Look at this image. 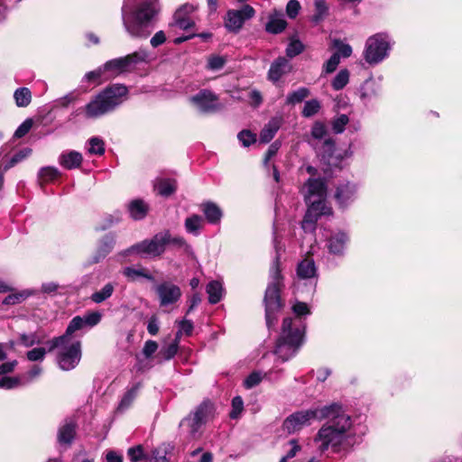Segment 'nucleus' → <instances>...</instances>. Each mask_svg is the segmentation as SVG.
I'll list each match as a JSON object with an SVG mask.
<instances>
[{
	"label": "nucleus",
	"instance_id": "obj_3",
	"mask_svg": "<svg viewBox=\"0 0 462 462\" xmlns=\"http://www.w3.org/2000/svg\"><path fill=\"white\" fill-rule=\"evenodd\" d=\"M308 205L301 226L304 231H313L316 222L321 216H330L332 208L327 202V184L322 178H310L301 189Z\"/></svg>",
	"mask_w": 462,
	"mask_h": 462
},
{
	"label": "nucleus",
	"instance_id": "obj_63",
	"mask_svg": "<svg viewBox=\"0 0 462 462\" xmlns=\"http://www.w3.org/2000/svg\"><path fill=\"white\" fill-rule=\"evenodd\" d=\"M32 126V119H26L24 120L19 127L14 132V137L16 138H22L24 135H26L29 131L31 130Z\"/></svg>",
	"mask_w": 462,
	"mask_h": 462
},
{
	"label": "nucleus",
	"instance_id": "obj_33",
	"mask_svg": "<svg viewBox=\"0 0 462 462\" xmlns=\"http://www.w3.org/2000/svg\"><path fill=\"white\" fill-rule=\"evenodd\" d=\"M115 291V285L112 282L105 284L99 291L91 294L90 299L95 303H102L109 299Z\"/></svg>",
	"mask_w": 462,
	"mask_h": 462
},
{
	"label": "nucleus",
	"instance_id": "obj_2",
	"mask_svg": "<svg viewBox=\"0 0 462 462\" xmlns=\"http://www.w3.org/2000/svg\"><path fill=\"white\" fill-rule=\"evenodd\" d=\"M160 6L157 0H144L134 11L128 5L122 7L123 24L127 33L134 38H147L154 29Z\"/></svg>",
	"mask_w": 462,
	"mask_h": 462
},
{
	"label": "nucleus",
	"instance_id": "obj_50",
	"mask_svg": "<svg viewBox=\"0 0 462 462\" xmlns=\"http://www.w3.org/2000/svg\"><path fill=\"white\" fill-rule=\"evenodd\" d=\"M320 109V103L317 99H311L305 103L302 116L305 117H310L316 115Z\"/></svg>",
	"mask_w": 462,
	"mask_h": 462
},
{
	"label": "nucleus",
	"instance_id": "obj_5",
	"mask_svg": "<svg viewBox=\"0 0 462 462\" xmlns=\"http://www.w3.org/2000/svg\"><path fill=\"white\" fill-rule=\"evenodd\" d=\"M303 339V330L300 320H293L292 318L283 319L282 332L277 340L275 355L282 362L293 356L300 347Z\"/></svg>",
	"mask_w": 462,
	"mask_h": 462
},
{
	"label": "nucleus",
	"instance_id": "obj_15",
	"mask_svg": "<svg viewBox=\"0 0 462 462\" xmlns=\"http://www.w3.org/2000/svg\"><path fill=\"white\" fill-rule=\"evenodd\" d=\"M156 294L161 307H169L178 302L181 297V290L178 285L163 282L156 286Z\"/></svg>",
	"mask_w": 462,
	"mask_h": 462
},
{
	"label": "nucleus",
	"instance_id": "obj_38",
	"mask_svg": "<svg viewBox=\"0 0 462 462\" xmlns=\"http://www.w3.org/2000/svg\"><path fill=\"white\" fill-rule=\"evenodd\" d=\"M287 23L282 17L273 16L266 23V31L271 33L282 32L286 28Z\"/></svg>",
	"mask_w": 462,
	"mask_h": 462
},
{
	"label": "nucleus",
	"instance_id": "obj_4",
	"mask_svg": "<svg viewBox=\"0 0 462 462\" xmlns=\"http://www.w3.org/2000/svg\"><path fill=\"white\" fill-rule=\"evenodd\" d=\"M128 89L125 85L114 84L92 97L88 104L74 111L71 116L83 114L86 119H97L113 112L126 99Z\"/></svg>",
	"mask_w": 462,
	"mask_h": 462
},
{
	"label": "nucleus",
	"instance_id": "obj_30",
	"mask_svg": "<svg viewBox=\"0 0 462 462\" xmlns=\"http://www.w3.org/2000/svg\"><path fill=\"white\" fill-rule=\"evenodd\" d=\"M297 274L300 279L313 278L316 274V266L314 261L309 258L301 261L298 265Z\"/></svg>",
	"mask_w": 462,
	"mask_h": 462
},
{
	"label": "nucleus",
	"instance_id": "obj_16",
	"mask_svg": "<svg viewBox=\"0 0 462 462\" xmlns=\"http://www.w3.org/2000/svg\"><path fill=\"white\" fill-rule=\"evenodd\" d=\"M357 187L355 183L345 180L337 184L334 198L339 207H346L356 198Z\"/></svg>",
	"mask_w": 462,
	"mask_h": 462
},
{
	"label": "nucleus",
	"instance_id": "obj_62",
	"mask_svg": "<svg viewBox=\"0 0 462 462\" xmlns=\"http://www.w3.org/2000/svg\"><path fill=\"white\" fill-rule=\"evenodd\" d=\"M289 445L291 448L287 451L286 455L280 459V462H287L288 459L294 457L300 450V446L296 439H291Z\"/></svg>",
	"mask_w": 462,
	"mask_h": 462
},
{
	"label": "nucleus",
	"instance_id": "obj_59",
	"mask_svg": "<svg viewBox=\"0 0 462 462\" xmlns=\"http://www.w3.org/2000/svg\"><path fill=\"white\" fill-rule=\"evenodd\" d=\"M340 62V57L338 53H334L328 60L323 65V72L330 74L334 72Z\"/></svg>",
	"mask_w": 462,
	"mask_h": 462
},
{
	"label": "nucleus",
	"instance_id": "obj_19",
	"mask_svg": "<svg viewBox=\"0 0 462 462\" xmlns=\"http://www.w3.org/2000/svg\"><path fill=\"white\" fill-rule=\"evenodd\" d=\"M347 242V234L342 231H337L330 236L328 240L327 246L329 253L333 254H342Z\"/></svg>",
	"mask_w": 462,
	"mask_h": 462
},
{
	"label": "nucleus",
	"instance_id": "obj_52",
	"mask_svg": "<svg viewBox=\"0 0 462 462\" xmlns=\"http://www.w3.org/2000/svg\"><path fill=\"white\" fill-rule=\"evenodd\" d=\"M292 310L295 313V315L297 316L296 319H292L300 320L301 323H302V321L300 319V317L307 316L310 313L308 305L306 303L300 302V301H297L293 304ZM301 328L304 331V327L302 324H301Z\"/></svg>",
	"mask_w": 462,
	"mask_h": 462
},
{
	"label": "nucleus",
	"instance_id": "obj_36",
	"mask_svg": "<svg viewBox=\"0 0 462 462\" xmlns=\"http://www.w3.org/2000/svg\"><path fill=\"white\" fill-rule=\"evenodd\" d=\"M26 386L22 374L16 376H3L0 378V388L10 390Z\"/></svg>",
	"mask_w": 462,
	"mask_h": 462
},
{
	"label": "nucleus",
	"instance_id": "obj_55",
	"mask_svg": "<svg viewBox=\"0 0 462 462\" xmlns=\"http://www.w3.org/2000/svg\"><path fill=\"white\" fill-rule=\"evenodd\" d=\"M127 455L129 457V459L131 462H139L142 459L145 460V457H147L143 453V448L141 445L130 448L127 450Z\"/></svg>",
	"mask_w": 462,
	"mask_h": 462
},
{
	"label": "nucleus",
	"instance_id": "obj_25",
	"mask_svg": "<svg viewBox=\"0 0 462 462\" xmlns=\"http://www.w3.org/2000/svg\"><path fill=\"white\" fill-rule=\"evenodd\" d=\"M76 432V425L72 420H66L59 429L58 441L60 444L70 445Z\"/></svg>",
	"mask_w": 462,
	"mask_h": 462
},
{
	"label": "nucleus",
	"instance_id": "obj_32",
	"mask_svg": "<svg viewBox=\"0 0 462 462\" xmlns=\"http://www.w3.org/2000/svg\"><path fill=\"white\" fill-rule=\"evenodd\" d=\"M140 388L141 383H138L132 386L129 390H127V392L124 394L121 402L118 404L117 410L119 411H125L131 406L134 400L136 398Z\"/></svg>",
	"mask_w": 462,
	"mask_h": 462
},
{
	"label": "nucleus",
	"instance_id": "obj_8",
	"mask_svg": "<svg viewBox=\"0 0 462 462\" xmlns=\"http://www.w3.org/2000/svg\"><path fill=\"white\" fill-rule=\"evenodd\" d=\"M167 233L160 232L154 235L151 239H145L137 243L128 249L121 252L119 255L127 256L129 254H137L143 258H154L162 255L167 246Z\"/></svg>",
	"mask_w": 462,
	"mask_h": 462
},
{
	"label": "nucleus",
	"instance_id": "obj_10",
	"mask_svg": "<svg viewBox=\"0 0 462 462\" xmlns=\"http://www.w3.org/2000/svg\"><path fill=\"white\" fill-rule=\"evenodd\" d=\"M147 59V51L140 50L125 57L108 60L103 65L106 73V79H113L117 75L127 71L134 65L146 61Z\"/></svg>",
	"mask_w": 462,
	"mask_h": 462
},
{
	"label": "nucleus",
	"instance_id": "obj_37",
	"mask_svg": "<svg viewBox=\"0 0 462 462\" xmlns=\"http://www.w3.org/2000/svg\"><path fill=\"white\" fill-rule=\"evenodd\" d=\"M155 189L160 195L168 197L176 190V181L173 180H160L155 184Z\"/></svg>",
	"mask_w": 462,
	"mask_h": 462
},
{
	"label": "nucleus",
	"instance_id": "obj_28",
	"mask_svg": "<svg viewBox=\"0 0 462 462\" xmlns=\"http://www.w3.org/2000/svg\"><path fill=\"white\" fill-rule=\"evenodd\" d=\"M201 209L211 224H217L222 217V210L213 202H206L201 205Z\"/></svg>",
	"mask_w": 462,
	"mask_h": 462
},
{
	"label": "nucleus",
	"instance_id": "obj_40",
	"mask_svg": "<svg viewBox=\"0 0 462 462\" xmlns=\"http://www.w3.org/2000/svg\"><path fill=\"white\" fill-rule=\"evenodd\" d=\"M88 152L95 155H102L105 152V143L104 141L97 137H91L88 142Z\"/></svg>",
	"mask_w": 462,
	"mask_h": 462
},
{
	"label": "nucleus",
	"instance_id": "obj_48",
	"mask_svg": "<svg viewBox=\"0 0 462 462\" xmlns=\"http://www.w3.org/2000/svg\"><path fill=\"white\" fill-rule=\"evenodd\" d=\"M162 233H167L168 235L167 245H172L177 248L184 249L186 252H189L191 249L190 245L187 244L186 240L182 236H172L169 230H164Z\"/></svg>",
	"mask_w": 462,
	"mask_h": 462
},
{
	"label": "nucleus",
	"instance_id": "obj_21",
	"mask_svg": "<svg viewBox=\"0 0 462 462\" xmlns=\"http://www.w3.org/2000/svg\"><path fill=\"white\" fill-rule=\"evenodd\" d=\"M282 122L281 117H273L262 129L260 133V142L263 143H269L280 129Z\"/></svg>",
	"mask_w": 462,
	"mask_h": 462
},
{
	"label": "nucleus",
	"instance_id": "obj_31",
	"mask_svg": "<svg viewBox=\"0 0 462 462\" xmlns=\"http://www.w3.org/2000/svg\"><path fill=\"white\" fill-rule=\"evenodd\" d=\"M274 373H275L274 371H270L268 373L263 374L260 371H254L253 373H251L245 378V380L244 382V385H245V388L251 389V388L258 385L262 382L263 377H268L270 380H275L278 377L277 376H275V377L273 376V374Z\"/></svg>",
	"mask_w": 462,
	"mask_h": 462
},
{
	"label": "nucleus",
	"instance_id": "obj_29",
	"mask_svg": "<svg viewBox=\"0 0 462 462\" xmlns=\"http://www.w3.org/2000/svg\"><path fill=\"white\" fill-rule=\"evenodd\" d=\"M206 291L208 294V301L211 304L219 302L225 292L222 283L218 281L210 282L207 285Z\"/></svg>",
	"mask_w": 462,
	"mask_h": 462
},
{
	"label": "nucleus",
	"instance_id": "obj_49",
	"mask_svg": "<svg viewBox=\"0 0 462 462\" xmlns=\"http://www.w3.org/2000/svg\"><path fill=\"white\" fill-rule=\"evenodd\" d=\"M226 63V58L220 55H210L208 58L207 69L210 70H219Z\"/></svg>",
	"mask_w": 462,
	"mask_h": 462
},
{
	"label": "nucleus",
	"instance_id": "obj_14",
	"mask_svg": "<svg viewBox=\"0 0 462 462\" xmlns=\"http://www.w3.org/2000/svg\"><path fill=\"white\" fill-rule=\"evenodd\" d=\"M254 14V9L249 5H245L238 10H229L226 13L225 25L228 31L237 32L243 27L245 22L253 18Z\"/></svg>",
	"mask_w": 462,
	"mask_h": 462
},
{
	"label": "nucleus",
	"instance_id": "obj_51",
	"mask_svg": "<svg viewBox=\"0 0 462 462\" xmlns=\"http://www.w3.org/2000/svg\"><path fill=\"white\" fill-rule=\"evenodd\" d=\"M304 50V45L302 42L297 39H292L286 48V54L290 58H293L300 53H301Z\"/></svg>",
	"mask_w": 462,
	"mask_h": 462
},
{
	"label": "nucleus",
	"instance_id": "obj_1",
	"mask_svg": "<svg viewBox=\"0 0 462 462\" xmlns=\"http://www.w3.org/2000/svg\"><path fill=\"white\" fill-rule=\"evenodd\" d=\"M323 408H328L325 419L328 420L319 430L314 441L319 444V450L321 452L328 450L329 447L337 451L346 440L352 426L351 417L338 403L326 405Z\"/></svg>",
	"mask_w": 462,
	"mask_h": 462
},
{
	"label": "nucleus",
	"instance_id": "obj_45",
	"mask_svg": "<svg viewBox=\"0 0 462 462\" xmlns=\"http://www.w3.org/2000/svg\"><path fill=\"white\" fill-rule=\"evenodd\" d=\"M310 95V90L306 88H300L287 96L286 103L295 105L303 101Z\"/></svg>",
	"mask_w": 462,
	"mask_h": 462
},
{
	"label": "nucleus",
	"instance_id": "obj_27",
	"mask_svg": "<svg viewBox=\"0 0 462 462\" xmlns=\"http://www.w3.org/2000/svg\"><path fill=\"white\" fill-rule=\"evenodd\" d=\"M214 412L215 409L213 403L209 401H205L197 407L193 414L201 420L203 424H206L214 417Z\"/></svg>",
	"mask_w": 462,
	"mask_h": 462
},
{
	"label": "nucleus",
	"instance_id": "obj_23",
	"mask_svg": "<svg viewBox=\"0 0 462 462\" xmlns=\"http://www.w3.org/2000/svg\"><path fill=\"white\" fill-rule=\"evenodd\" d=\"M115 243L116 239L114 236H106L99 243L97 253L93 257V263H98L104 259L112 251Z\"/></svg>",
	"mask_w": 462,
	"mask_h": 462
},
{
	"label": "nucleus",
	"instance_id": "obj_22",
	"mask_svg": "<svg viewBox=\"0 0 462 462\" xmlns=\"http://www.w3.org/2000/svg\"><path fill=\"white\" fill-rule=\"evenodd\" d=\"M127 210L134 220L143 219L149 210V206L143 199H134L127 205Z\"/></svg>",
	"mask_w": 462,
	"mask_h": 462
},
{
	"label": "nucleus",
	"instance_id": "obj_43",
	"mask_svg": "<svg viewBox=\"0 0 462 462\" xmlns=\"http://www.w3.org/2000/svg\"><path fill=\"white\" fill-rule=\"evenodd\" d=\"M20 344L25 347H31L34 345H40L43 342V337L36 333L21 334L19 337Z\"/></svg>",
	"mask_w": 462,
	"mask_h": 462
},
{
	"label": "nucleus",
	"instance_id": "obj_7",
	"mask_svg": "<svg viewBox=\"0 0 462 462\" xmlns=\"http://www.w3.org/2000/svg\"><path fill=\"white\" fill-rule=\"evenodd\" d=\"M49 344V352L58 349L57 361L60 369L69 371L78 365L81 358V346L79 340L67 339L54 346V337Z\"/></svg>",
	"mask_w": 462,
	"mask_h": 462
},
{
	"label": "nucleus",
	"instance_id": "obj_53",
	"mask_svg": "<svg viewBox=\"0 0 462 462\" xmlns=\"http://www.w3.org/2000/svg\"><path fill=\"white\" fill-rule=\"evenodd\" d=\"M32 153V149L30 148H24L18 152H16L11 160L8 162V163L5 166V170H8L12 167H14L16 163L22 162L23 159L27 158Z\"/></svg>",
	"mask_w": 462,
	"mask_h": 462
},
{
	"label": "nucleus",
	"instance_id": "obj_54",
	"mask_svg": "<svg viewBox=\"0 0 462 462\" xmlns=\"http://www.w3.org/2000/svg\"><path fill=\"white\" fill-rule=\"evenodd\" d=\"M47 350L44 347H34L26 353V357L29 361L37 362L42 361L45 358Z\"/></svg>",
	"mask_w": 462,
	"mask_h": 462
},
{
	"label": "nucleus",
	"instance_id": "obj_42",
	"mask_svg": "<svg viewBox=\"0 0 462 462\" xmlns=\"http://www.w3.org/2000/svg\"><path fill=\"white\" fill-rule=\"evenodd\" d=\"M168 453V448L165 445H162L152 451L150 457H145V462H168L166 455Z\"/></svg>",
	"mask_w": 462,
	"mask_h": 462
},
{
	"label": "nucleus",
	"instance_id": "obj_12",
	"mask_svg": "<svg viewBox=\"0 0 462 462\" xmlns=\"http://www.w3.org/2000/svg\"><path fill=\"white\" fill-rule=\"evenodd\" d=\"M102 314L99 311L88 312L84 316L74 317L68 325L65 334L55 337L54 346L67 339H73L71 336L78 330H81L85 328H93L100 322Z\"/></svg>",
	"mask_w": 462,
	"mask_h": 462
},
{
	"label": "nucleus",
	"instance_id": "obj_58",
	"mask_svg": "<svg viewBox=\"0 0 462 462\" xmlns=\"http://www.w3.org/2000/svg\"><path fill=\"white\" fill-rule=\"evenodd\" d=\"M42 373V368L40 365H35L26 374H22L25 385H28L32 381H34L37 377L41 375Z\"/></svg>",
	"mask_w": 462,
	"mask_h": 462
},
{
	"label": "nucleus",
	"instance_id": "obj_18",
	"mask_svg": "<svg viewBox=\"0 0 462 462\" xmlns=\"http://www.w3.org/2000/svg\"><path fill=\"white\" fill-rule=\"evenodd\" d=\"M291 69V66L289 60L284 57L277 58L271 65L268 78L270 80L276 82L283 75L289 73Z\"/></svg>",
	"mask_w": 462,
	"mask_h": 462
},
{
	"label": "nucleus",
	"instance_id": "obj_60",
	"mask_svg": "<svg viewBox=\"0 0 462 462\" xmlns=\"http://www.w3.org/2000/svg\"><path fill=\"white\" fill-rule=\"evenodd\" d=\"M334 47L337 50V52L339 57L342 56L344 58H348L352 54V47L347 44L344 43L340 40H334L333 42Z\"/></svg>",
	"mask_w": 462,
	"mask_h": 462
},
{
	"label": "nucleus",
	"instance_id": "obj_20",
	"mask_svg": "<svg viewBox=\"0 0 462 462\" xmlns=\"http://www.w3.org/2000/svg\"><path fill=\"white\" fill-rule=\"evenodd\" d=\"M83 158L80 152L76 151L64 152L60 155V164L67 170L79 168L82 163Z\"/></svg>",
	"mask_w": 462,
	"mask_h": 462
},
{
	"label": "nucleus",
	"instance_id": "obj_17",
	"mask_svg": "<svg viewBox=\"0 0 462 462\" xmlns=\"http://www.w3.org/2000/svg\"><path fill=\"white\" fill-rule=\"evenodd\" d=\"M196 10L193 5L185 4L180 6L174 14V24L182 30H187L194 26V21L189 15Z\"/></svg>",
	"mask_w": 462,
	"mask_h": 462
},
{
	"label": "nucleus",
	"instance_id": "obj_9",
	"mask_svg": "<svg viewBox=\"0 0 462 462\" xmlns=\"http://www.w3.org/2000/svg\"><path fill=\"white\" fill-rule=\"evenodd\" d=\"M391 41L386 33L370 36L365 42L364 59L370 65L382 62L389 54Z\"/></svg>",
	"mask_w": 462,
	"mask_h": 462
},
{
	"label": "nucleus",
	"instance_id": "obj_47",
	"mask_svg": "<svg viewBox=\"0 0 462 462\" xmlns=\"http://www.w3.org/2000/svg\"><path fill=\"white\" fill-rule=\"evenodd\" d=\"M348 123L349 118L346 115H337L331 120V128L335 134H342Z\"/></svg>",
	"mask_w": 462,
	"mask_h": 462
},
{
	"label": "nucleus",
	"instance_id": "obj_13",
	"mask_svg": "<svg viewBox=\"0 0 462 462\" xmlns=\"http://www.w3.org/2000/svg\"><path fill=\"white\" fill-rule=\"evenodd\" d=\"M189 100L199 112L203 114L215 113L222 108L218 97L208 89H201Z\"/></svg>",
	"mask_w": 462,
	"mask_h": 462
},
{
	"label": "nucleus",
	"instance_id": "obj_57",
	"mask_svg": "<svg viewBox=\"0 0 462 462\" xmlns=\"http://www.w3.org/2000/svg\"><path fill=\"white\" fill-rule=\"evenodd\" d=\"M237 138L245 147H248L256 142V135L249 130L241 131Z\"/></svg>",
	"mask_w": 462,
	"mask_h": 462
},
{
	"label": "nucleus",
	"instance_id": "obj_34",
	"mask_svg": "<svg viewBox=\"0 0 462 462\" xmlns=\"http://www.w3.org/2000/svg\"><path fill=\"white\" fill-rule=\"evenodd\" d=\"M204 220L202 217L199 215H192L186 218L185 220V229L188 233L192 234L194 236H198L199 234L200 229L203 226Z\"/></svg>",
	"mask_w": 462,
	"mask_h": 462
},
{
	"label": "nucleus",
	"instance_id": "obj_46",
	"mask_svg": "<svg viewBox=\"0 0 462 462\" xmlns=\"http://www.w3.org/2000/svg\"><path fill=\"white\" fill-rule=\"evenodd\" d=\"M60 175L58 169L54 167H43L38 173L39 180L42 183L50 182Z\"/></svg>",
	"mask_w": 462,
	"mask_h": 462
},
{
	"label": "nucleus",
	"instance_id": "obj_26",
	"mask_svg": "<svg viewBox=\"0 0 462 462\" xmlns=\"http://www.w3.org/2000/svg\"><path fill=\"white\" fill-rule=\"evenodd\" d=\"M123 274L130 281L135 282L141 278L146 279L148 281H154L153 275L143 267L134 268V267H125L123 270Z\"/></svg>",
	"mask_w": 462,
	"mask_h": 462
},
{
	"label": "nucleus",
	"instance_id": "obj_6",
	"mask_svg": "<svg viewBox=\"0 0 462 462\" xmlns=\"http://www.w3.org/2000/svg\"><path fill=\"white\" fill-rule=\"evenodd\" d=\"M271 282H269L264 295L265 303V318L266 324L269 328L275 325L276 312L282 308L280 290L282 287V275L279 269V256L277 255L275 261L270 269Z\"/></svg>",
	"mask_w": 462,
	"mask_h": 462
},
{
	"label": "nucleus",
	"instance_id": "obj_56",
	"mask_svg": "<svg viewBox=\"0 0 462 462\" xmlns=\"http://www.w3.org/2000/svg\"><path fill=\"white\" fill-rule=\"evenodd\" d=\"M244 410V402L240 396H236L232 400V410L229 413L231 419H237Z\"/></svg>",
	"mask_w": 462,
	"mask_h": 462
},
{
	"label": "nucleus",
	"instance_id": "obj_44",
	"mask_svg": "<svg viewBox=\"0 0 462 462\" xmlns=\"http://www.w3.org/2000/svg\"><path fill=\"white\" fill-rule=\"evenodd\" d=\"M106 73L105 68L104 66H102L95 70L86 73V75L84 76V79L88 82H93L99 85L102 81L106 80Z\"/></svg>",
	"mask_w": 462,
	"mask_h": 462
},
{
	"label": "nucleus",
	"instance_id": "obj_24",
	"mask_svg": "<svg viewBox=\"0 0 462 462\" xmlns=\"http://www.w3.org/2000/svg\"><path fill=\"white\" fill-rule=\"evenodd\" d=\"M204 424L193 413L184 418L180 426L187 428L189 436L192 439H198L200 435V429Z\"/></svg>",
	"mask_w": 462,
	"mask_h": 462
},
{
	"label": "nucleus",
	"instance_id": "obj_39",
	"mask_svg": "<svg viewBox=\"0 0 462 462\" xmlns=\"http://www.w3.org/2000/svg\"><path fill=\"white\" fill-rule=\"evenodd\" d=\"M350 73L346 69H340L331 82V86L335 90L344 88L349 81Z\"/></svg>",
	"mask_w": 462,
	"mask_h": 462
},
{
	"label": "nucleus",
	"instance_id": "obj_41",
	"mask_svg": "<svg viewBox=\"0 0 462 462\" xmlns=\"http://www.w3.org/2000/svg\"><path fill=\"white\" fill-rule=\"evenodd\" d=\"M30 295H32V291L29 290L11 293L4 299L3 303L5 305H15L26 300Z\"/></svg>",
	"mask_w": 462,
	"mask_h": 462
},
{
	"label": "nucleus",
	"instance_id": "obj_64",
	"mask_svg": "<svg viewBox=\"0 0 462 462\" xmlns=\"http://www.w3.org/2000/svg\"><path fill=\"white\" fill-rule=\"evenodd\" d=\"M300 9V5L298 0H290L286 5V14L290 18H295Z\"/></svg>",
	"mask_w": 462,
	"mask_h": 462
},
{
	"label": "nucleus",
	"instance_id": "obj_35",
	"mask_svg": "<svg viewBox=\"0 0 462 462\" xmlns=\"http://www.w3.org/2000/svg\"><path fill=\"white\" fill-rule=\"evenodd\" d=\"M15 104L19 107H26L32 101V92L28 88H19L14 93Z\"/></svg>",
	"mask_w": 462,
	"mask_h": 462
},
{
	"label": "nucleus",
	"instance_id": "obj_61",
	"mask_svg": "<svg viewBox=\"0 0 462 462\" xmlns=\"http://www.w3.org/2000/svg\"><path fill=\"white\" fill-rule=\"evenodd\" d=\"M327 134L326 125L321 122H315L311 128V135L315 139H322Z\"/></svg>",
	"mask_w": 462,
	"mask_h": 462
},
{
	"label": "nucleus",
	"instance_id": "obj_11",
	"mask_svg": "<svg viewBox=\"0 0 462 462\" xmlns=\"http://www.w3.org/2000/svg\"><path fill=\"white\" fill-rule=\"evenodd\" d=\"M328 408H316L312 410L301 411L289 416L283 422V428L289 433L300 430L304 426L310 424L313 420H325Z\"/></svg>",
	"mask_w": 462,
	"mask_h": 462
}]
</instances>
